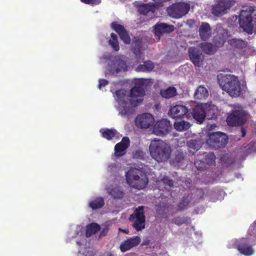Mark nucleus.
Masks as SVG:
<instances>
[{"label":"nucleus","instance_id":"obj_1","mask_svg":"<svg viewBox=\"0 0 256 256\" xmlns=\"http://www.w3.org/2000/svg\"><path fill=\"white\" fill-rule=\"evenodd\" d=\"M144 95V88L136 84L130 89L128 96L124 90H116V100L118 104L119 114L122 116L132 114L133 109L130 106L134 108L140 105L142 102Z\"/></svg>","mask_w":256,"mask_h":256},{"label":"nucleus","instance_id":"obj_2","mask_svg":"<svg viewBox=\"0 0 256 256\" xmlns=\"http://www.w3.org/2000/svg\"><path fill=\"white\" fill-rule=\"evenodd\" d=\"M220 88L233 97L241 94L242 86L238 76L232 74H220L218 77Z\"/></svg>","mask_w":256,"mask_h":256},{"label":"nucleus","instance_id":"obj_3","mask_svg":"<svg viewBox=\"0 0 256 256\" xmlns=\"http://www.w3.org/2000/svg\"><path fill=\"white\" fill-rule=\"evenodd\" d=\"M149 150L152 157L158 162L166 160L171 154L170 147L160 140L152 141Z\"/></svg>","mask_w":256,"mask_h":256},{"label":"nucleus","instance_id":"obj_4","mask_svg":"<svg viewBox=\"0 0 256 256\" xmlns=\"http://www.w3.org/2000/svg\"><path fill=\"white\" fill-rule=\"evenodd\" d=\"M256 22V12L252 6L247 7L242 10L238 16L240 26L243 30L248 34L253 32L254 24Z\"/></svg>","mask_w":256,"mask_h":256},{"label":"nucleus","instance_id":"obj_5","mask_svg":"<svg viewBox=\"0 0 256 256\" xmlns=\"http://www.w3.org/2000/svg\"><path fill=\"white\" fill-rule=\"evenodd\" d=\"M128 184L134 188L142 190L148 184L146 176L142 170L138 168H132L126 174Z\"/></svg>","mask_w":256,"mask_h":256},{"label":"nucleus","instance_id":"obj_6","mask_svg":"<svg viewBox=\"0 0 256 256\" xmlns=\"http://www.w3.org/2000/svg\"><path fill=\"white\" fill-rule=\"evenodd\" d=\"M248 118V113L242 106L235 105L227 117L226 122L229 126H241L246 123Z\"/></svg>","mask_w":256,"mask_h":256},{"label":"nucleus","instance_id":"obj_7","mask_svg":"<svg viewBox=\"0 0 256 256\" xmlns=\"http://www.w3.org/2000/svg\"><path fill=\"white\" fill-rule=\"evenodd\" d=\"M190 10V5L184 2L174 3L168 7V15L174 18L178 19L186 15Z\"/></svg>","mask_w":256,"mask_h":256},{"label":"nucleus","instance_id":"obj_8","mask_svg":"<svg viewBox=\"0 0 256 256\" xmlns=\"http://www.w3.org/2000/svg\"><path fill=\"white\" fill-rule=\"evenodd\" d=\"M129 220L132 222V226L136 231L144 229L146 226L144 206H140L136 208L130 216Z\"/></svg>","mask_w":256,"mask_h":256},{"label":"nucleus","instance_id":"obj_9","mask_svg":"<svg viewBox=\"0 0 256 256\" xmlns=\"http://www.w3.org/2000/svg\"><path fill=\"white\" fill-rule=\"evenodd\" d=\"M228 142V138L226 134L218 132L209 135L206 140L208 144L211 148L218 149L224 148Z\"/></svg>","mask_w":256,"mask_h":256},{"label":"nucleus","instance_id":"obj_10","mask_svg":"<svg viewBox=\"0 0 256 256\" xmlns=\"http://www.w3.org/2000/svg\"><path fill=\"white\" fill-rule=\"evenodd\" d=\"M233 0H218L212 6L211 12L215 16H220L228 12L234 4Z\"/></svg>","mask_w":256,"mask_h":256},{"label":"nucleus","instance_id":"obj_11","mask_svg":"<svg viewBox=\"0 0 256 256\" xmlns=\"http://www.w3.org/2000/svg\"><path fill=\"white\" fill-rule=\"evenodd\" d=\"M171 129L170 121L166 119H162L158 121L154 126L152 132L156 136H164L169 133Z\"/></svg>","mask_w":256,"mask_h":256},{"label":"nucleus","instance_id":"obj_12","mask_svg":"<svg viewBox=\"0 0 256 256\" xmlns=\"http://www.w3.org/2000/svg\"><path fill=\"white\" fill-rule=\"evenodd\" d=\"M154 118L152 114L149 113H144L138 115L136 118V124L141 128H150L154 122Z\"/></svg>","mask_w":256,"mask_h":256},{"label":"nucleus","instance_id":"obj_13","mask_svg":"<svg viewBox=\"0 0 256 256\" xmlns=\"http://www.w3.org/2000/svg\"><path fill=\"white\" fill-rule=\"evenodd\" d=\"M236 248L240 254L244 256H251L254 254L252 246L248 238H242L238 240L236 244Z\"/></svg>","mask_w":256,"mask_h":256},{"label":"nucleus","instance_id":"obj_14","mask_svg":"<svg viewBox=\"0 0 256 256\" xmlns=\"http://www.w3.org/2000/svg\"><path fill=\"white\" fill-rule=\"evenodd\" d=\"M110 26L118 34L120 40L124 44H128L130 43V38L128 33L123 26L118 24L116 22H112Z\"/></svg>","mask_w":256,"mask_h":256},{"label":"nucleus","instance_id":"obj_15","mask_svg":"<svg viewBox=\"0 0 256 256\" xmlns=\"http://www.w3.org/2000/svg\"><path fill=\"white\" fill-rule=\"evenodd\" d=\"M174 30V26L169 25L166 23H156L154 26V33L158 40L160 39V36L164 34H170Z\"/></svg>","mask_w":256,"mask_h":256},{"label":"nucleus","instance_id":"obj_16","mask_svg":"<svg viewBox=\"0 0 256 256\" xmlns=\"http://www.w3.org/2000/svg\"><path fill=\"white\" fill-rule=\"evenodd\" d=\"M108 70L111 74L116 76L122 70L126 71L128 66L124 61L120 59H116L109 66Z\"/></svg>","mask_w":256,"mask_h":256},{"label":"nucleus","instance_id":"obj_17","mask_svg":"<svg viewBox=\"0 0 256 256\" xmlns=\"http://www.w3.org/2000/svg\"><path fill=\"white\" fill-rule=\"evenodd\" d=\"M141 240L138 236H134L128 238L122 242L120 246V248L122 252H126L132 248L138 246Z\"/></svg>","mask_w":256,"mask_h":256},{"label":"nucleus","instance_id":"obj_18","mask_svg":"<svg viewBox=\"0 0 256 256\" xmlns=\"http://www.w3.org/2000/svg\"><path fill=\"white\" fill-rule=\"evenodd\" d=\"M203 104H197L193 107L190 110L193 118L199 124H202L206 118Z\"/></svg>","mask_w":256,"mask_h":256},{"label":"nucleus","instance_id":"obj_19","mask_svg":"<svg viewBox=\"0 0 256 256\" xmlns=\"http://www.w3.org/2000/svg\"><path fill=\"white\" fill-rule=\"evenodd\" d=\"M188 112V108L186 106L177 104L170 108L169 113L174 118H182Z\"/></svg>","mask_w":256,"mask_h":256},{"label":"nucleus","instance_id":"obj_20","mask_svg":"<svg viewBox=\"0 0 256 256\" xmlns=\"http://www.w3.org/2000/svg\"><path fill=\"white\" fill-rule=\"evenodd\" d=\"M199 36L200 38L206 41L212 36V30L210 24L206 22L201 24L198 29Z\"/></svg>","mask_w":256,"mask_h":256},{"label":"nucleus","instance_id":"obj_21","mask_svg":"<svg viewBox=\"0 0 256 256\" xmlns=\"http://www.w3.org/2000/svg\"><path fill=\"white\" fill-rule=\"evenodd\" d=\"M189 56L190 60L195 66H200L202 61V53L195 48H191L189 50Z\"/></svg>","mask_w":256,"mask_h":256},{"label":"nucleus","instance_id":"obj_22","mask_svg":"<svg viewBox=\"0 0 256 256\" xmlns=\"http://www.w3.org/2000/svg\"><path fill=\"white\" fill-rule=\"evenodd\" d=\"M130 140L128 137L122 138L120 142L116 144L114 146L115 152L118 154L124 152L130 146Z\"/></svg>","mask_w":256,"mask_h":256},{"label":"nucleus","instance_id":"obj_23","mask_svg":"<svg viewBox=\"0 0 256 256\" xmlns=\"http://www.w3.org/2000/svg\"><path fill=\"white\" fill-rule=\"evenodd\" d=\"M156 8L154 4H143L140 6L138 10L140 14L146 15L150 12H154Z\"/></svg>","mask_w":256,"mask_h":256},{"label":"nucleus","instance_id":"obj_24","mask_svg":"<svg viewBox=\"0 0 256 256\" xmlns=\"http://www.w3.org/2000/svg\"><path fill=\"white\" fill-rule=\"evenodd\" d=\"M100 229V225L96 223H91L86 227V236L87 238L97 233Z\"/></svg>","mask_w":256,"mask_h":256},{"label":"nucleus","instance_id":"obj_25","mask_svg":"<svg viewBox=\"0 0 256 256\" xmlns=\"http://www.w3.org/2000/svg\"><path fill=\"white\" fill-rule=\"evenodd\" d=\"M200 48L204 53L208 54H213L217 50V48L214 44L208 42L202 43Z\"/></svg>","mask_w":256,"mask_h":256},{"label":"nucleus","instance_id":"obj_26","mask_svg":"<svg viewBox=\"0 0 256 256\" xmlns=\"http://www.w3.org/2000/svg\"><path fill=\"white\" fill-rule=\"evenodd\" d=\"M132 52L136 56H140L144 50L142 47V42L141 40L135 39L132 44Z\"/></svg>","mask_w":256,"mask_h":256},{"label":"nucleus","instance_id":"obj_27","mask_svg":"<svg viewBox=\"0 0 256 256\" xmlns=\"http://www.w3.org/2000/svg\"><path fill=\"white\" fill-rule=\"evenodd\" d=\"M203 106L206 113V117L207 116L208 120L214 118L216 117V112L214 110V106L209 104H203Z\"/></svg>","mask_w":256,"mask_h":256},{"label":"nucleus","instance_id":"obj_28","mask_svg":"<svg viewBox=\"0 0 256 256\" xmlns=\"http://www.w3.org/2000/svg\"><path fill=\"white\" fill-rule=\"evenodd\" d=\"M194 97L198 99H203L208 96V90L204 86H199L194 94Z\"/></svg>","mask_w":256,"mask_h":256},{"label":"nucleus","instance_id":"obj_29","mask_svg":"<svg viewBox=\"0 0 256 256\" xmlns=\"http://www.w3.org/2000/svg\"><path fill=\"white\" fill-rule=\"evenodd\" d=\"M104 204V200L102 197L96 198L89 202V206L92 210H96L102 208Z\"/></svg>","mask_w":256,"mask_h":256},{"label":"nucleus","instance_id":"obj_30","mask_svg":"<svg viewBox=\"0 0 256 256\" xmlns=\"http://www.w3.org/2000/svg\"><path fill=\"white\" fill-rule=\"evenodd\" d=\"M154 68V64L151 61H146L144 64H139L136 68V72H150Z\"/></svg>","mask_w":256,"mask_h":256},{"label":"nucleus","instance_id":"obj_31","mask_svg":"<svg viewBox=\"0 0 256 256\" xmlns=\"http://www.w3.org/2000/svg\"><path fill=\"white\" fill-rule=\"evenodd\" d=\"M229 44L238 48H243L248 45V42L245 40L238 38H232L228 40Z\"/></svg>","mask_w":256,"mask_h":256},{"label":"nucleus","instance_id":"obj_32","mask_svg":"<svg viewBox=\"0 0 256 256\" xmlns=\"http://www.w3.org/2000/svg\"><path fill=\"white\" fill-rule=\"evenodd\" d=\"M191 125L188 122L184 120L176 122L174 124V128L178 131L186 130Z\"/></svg>","mask_w":256,"mask_h":256},{"label":"nucleus","instance_id":"obj_33","mask_svg":"<svg viewBox=\"0 0 256 256\" xmlns=\"http://www.w3.org/2000/svg\"><path fill=\"white\" fill-rule=\"evenodd\" d=\"M225 42L226 36L224 34H218L213 38V42L216 48L222 47Z\"/></svg>","mask_w":256,"mask_h":256},{"label":"nucleus","instance_id":"obj_34","mask_svg":"<svg viewBox=\"0 0 256 256\" xmlns=\"http://www.w3.org/2000/svg\"><path fill=\"white\" fill-rule=\"evenodd\" d=\"M100 132L102 133V136L108 140L112 139L116 134V130L113 129L102 128Z\"/></svg>","mask_w":256,"mask_h":256},{"label":"nucleus","instance_id":"obj_35","mask_svg":"<svg viewBox=\"0 0 256 256\" xmlns=\"http://www.w3.org/2000/svg\"><path fill=\"white\" fill-rule=\"evenodd\" d=\"M108 192L114 198H121L124 196V193L118 188L114 187L112 188H108Z\"/></svg>","mask_w":256,"mask_h":256},{"label":"nucleus","instance_id":"obj_36","mask_svg":"<svg viewBox=\"0 0 256 256\" xmlns=\"http://www.w3.org/2000/svg\"><path fill=\"white\" fill-rule=\"evenodd\" d=\"M190 218L185 216H176L172 220V222L178 226H181L182 224H190Z\"/></svg>","mask_w":256,"mask_h":256},{"label":"nucleus","instance_id":"obj_37","mask_svg":"<svg viewBox=\"0 0 256 256\" xmlns=\"http://www.w3.org/2000/svg\"><path fill=\"white\" fill-rule=\"evenodd\" d=\"M192 196L189 195L183 196L178 204V208L180 210L185 209L190 202Z\"/></svg>","mask_w":256,"mask_h":256},{"label":"nucleus","instance_id":"obj_38","mask_svg":"<svg viewBox=\"0 0 256 256\" xmlns=\"http://www.w3.org/2000/svg\"><path fill=\"white\" fill-rule=\"evenodd\" d=\"M110 36L111 39L108 41L109 44L115 51L118 52L120 50L118 36L114 33H112Z\"/></svg>","mask_w":256,"mask_h":256},{"label":"nucleus","instance_id":"obj_39","mask_svg":"<svg viewBox=\"0 0 256 256\" xmlns=\"http://www.w3.org/2000/svg\"><path fill=\"white\" fill-rule=\"evenodd\" d=\"M176 88L173 86L169 87L166 90L161 92V95L165 98H170L176 96Z\"/></svg>","mask_w":256,"mask_h":256},{"label":"nucleus","instance_id":"obj_40","mask_svg":"<svg viewBox=\"0 0 256 256\" xmlns=\"http://www.w3.org/2000/svg\"><path fill=\"white\" fill-rule=\"evenodd\" d=\"M216 156L213 152L208 154L205 156V161L206 164L212 165L215 164Z\"/></svg>","mask_w":256,"mask_h":256},{"label":"nucleus","instance_id":"obj_41","mask_svg":"<svg viewBox=\"0 0 256 256\" xmlns=\"http://www.w3.org/2000/svg\"><path fill=\"white\" fill-rule=\"evenodd\" d=\"M194 165L196 168L200 171L204 170L206 168V164L204 161L200 160H196L194 162Z\"/></svg>","mask_w":256,"mask_h":256},{"label":"nucleus","instance_id":"obj_42","mask_svg":"<svg viewBox=\"0 0 256 256\" xmlns=\"http://www.w3.org/2000/svg\"><path fill=\"white\" fill-rule=\"evenodd\" d=\"M188 145L190 149L194 150H198L200 147L199 142L196 140H190L188 142Z\"/></svg>","mask_w":256,"mask_h":256},{"label":"nucleus","instance_id":"obj_43","mask_svg":"<svg viewBox=\"0 0 256 256\" xmlns=\"http://www.w3.org/2000/svg\"><path fill=\"white\" fill-rule=\"evenodd\" d=\"M82 2L86 4H98L100 2V0H80Z\"/></svg>","mask_w":256,"mask_h":256},{"label":"nucleus","instance_id":"obj_44","mask_svg":"<svg viewBox=\"0 0 256 256\" xmlns=\"http://www.w3.org/2000/svg\"><path fill=\"white\" fill-rule=\"evenodd\" d=\"M162 181L164 182V184H165L166 185H168L170 187L172 186L174 182L173 180L170 179L168 177H164V178L162 180Z\"/></svg>","mask_w":256,"mask_h":256},{"label":"nucleus","instance_id":"obj_45","mask_svg":"<svg viewBox=\"0 0 256 256\" xmlns=\"http://www.w3.org/2000/svg\"><path fill=\"white\" fill-rule=\"evenodd\" d=\"M98 82L99 84L98 87L100 89L102 87H104L108 84V81L105 79H100Z\"/></svg>","mask_w":256,"mask_h":256},{"label":"nucleus","instance_id":"obj_46","mask_svg":"<svg viewBox=\"0 0 256 256\" xmlns=\"http://www.w3.org/2000/svg\"><path fill=\"white\" fill-rule=\"evenodd\" d=\"M184 158V154L182 152H179L178 154L176 156V160L178 162H180Z\"/></svg>","mask_w":256,"mask_h":256},{"label":"nucleus","instance_id":"obj_47","mask_svg":"<svg viewBox=\"0 0 256 256\" xmlns=\"http://www.w3.org/2000/svg\"><path fill=\"white\" fill-rule=\"evenodd\" d=\"M118 231L122 232L124 234H128L129 233V230L128 229H122V228H118Z\"/></svg>","mask_w":256,"mask_h":256},{"label":"nucleus","instance_id":"obj_48","mask_svg":"<svg viewBox=\"0 0 256 256\" xmlns=\"http://www.w3.org/2000/svg\"><path fill=\"white\" fill-rule=\"evenodd\" d=\"M240 131H241V132L242 134V138L244 137L246 135V130L244 128H240Z\"/></svg>","mask_w":256,"mask_h":256},{"label":"nucleus","instance_id":"obj_49","mask_svg":"<svg viewBox=\"0 0 256 256\" xmlns=\"http://www.w3.org/2000/svg\"><path fill=\"white\" fill-rule=\"evenodd\" d=\"M221 28V26H220V24H218L217 26H216V29H218V28Z\"/></svg>","mask_w":256,"mask_h":256},{"label":"nucleus","instance_id":"obj_50","mask_svg":"<svg viewBox=\"0 0 256 256\" xmlns=\"http://www.w3.org/2000/svg\"><path fill=\"white\" fill-rule=\"evenodd\" d=\"M200 193H202V194H203V192H202V190H200Z\"/></svg>","mask_w":256,"mask_h":256},{"label":"nucleus","instance_id":"obj_51","mask_svg":"<svg viewBox=\"0 0 256 256\" xmlns=\"http://www.w3.org/2000/svg\"><path fill=\"white\" fill-rule=\"evenodd\" d=\"M140 83L143 84L142 82V80H140Z\"/></svg>","mask_w":256,"mask_h":256},{"label":"nucleus","instance_id":"obj_52","mask_svg":"<svg viewBox=\"0 0 256 256\" xmlns=\"http://www.w3.org/2000/svg\"><path fill=\"white\" fill-rule=\"evenodd\" d=\"M112 256V254H109L108 256Z\"/></svg>","mask_w":256,"mask_h":256}]
</instances>
